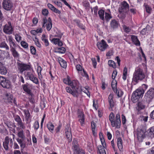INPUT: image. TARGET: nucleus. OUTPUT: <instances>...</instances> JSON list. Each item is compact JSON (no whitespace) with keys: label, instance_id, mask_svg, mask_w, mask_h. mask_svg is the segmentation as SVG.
Instances as JSON below:
<instances>
[{"label":"nucleus","instance_id":"36","mask_svg":"<svg viewBox=\"0 0 154 154\" xmlns=\"http://www.w3.org/2000/svg\"><path fill=\"white\" fill-rule=\"evenodd\" d=\"M11 50L12 53V54L14 57H18L19 54L15 50V48H11Z\"/></svg>","mask_w":154,"mask_h":154},{"label":"nucleus","instance_id":"39","mask_svg":"<svg viewBox=\"0 0 154 154\" xmlns=\"http://www.w3.org/2000/svg\"><path fill=\"white\" fill-rule=\"evenodd\" d=\"M105 18L106 20L108 21L109 20L112 18V17L111 16V14L109 13H108L107 12H105Z\"/></svg>","mask_w":154,"mask_h":154},{"label":"nucleus","instance_id":"22","mask_svg":"<svg viewBox=\"0 0 154 154\" xmlns=\"http://www.w3.org/2000/svg\"><path fill=\"white\" fill-rule=\"evenodd\" d=\"M1 85L4 88H9L11 86V83L9 80H6L5 79V80H4Z\"/></svg>","mask_w":154,"mask_h":154},{"label":"nucleus","instance_id":"20","mask_svg":"<svg viewBox=\"0 0 154 154\" xmlns=\"http://www.w3.org/2000/svg\"><path fill=\"white\" fill-rule=\"evenodd\" d=\"M84 115L82 112H80L78 115V117L79 118V121L80 122L82 126H83L85 124V118Z\"/></svg>","mask_w":154,"mask_h":154},{"label":"nucleus","instance_id":"17","mask_svg":"<svg viewBox=\"0 0 154 154\" xmlns=\"http://www.w3.org/2000/svg\"><path fill=\"white\" fill-rule=\"evenodd\" d=\"M6 39L8 41L11 48H15L17 47V45L15 43L14 40L11 36H8V39L6 38Z\"/></svg>","mask_w":154,"mask_h":154},{"label":"nucleus","instance_id":"13","mask_svg":"<svg viewBox=\"0 0 154 154\" xmlns=\"http://www.w3.org/2000/svg\"><path fill=\"white\" fill-rule=\"evenodd\" d=\"M98 48L101 51H105L108 46L105 41L103 39L100 42H98L97 44Z\"/></svg>","mask_w":154,"mask_h":154},{"label":"nucleus","instance_id":"61","mask_svg":"<svg viewBox=\"0 0 154 154\" xmlns=\"http://www.w3.org/2000/svg\"><path fill=\"white\" fill-rule=\"evenodd\" d=\"M60 39L59 38H53L52 40V42H53L55 44H57L58 42L59 41Z\"/></svg>","mask_w":154,"mask_h":154},{"label":"nucleus","instance_id":"45","mask_svg":"<svg viewBox=\"0 0 154 154\" xmlns=\"http://www.w3.org/2000/svg\"><path fill=\"white\" fill-rule=\"evenodd\" d=\"M45 26H46L47 30L49 31L52 27V23H48L46 24Z\"/></svg>","mask_w":154,"mask_h":154},{"label":"nucleus","instance_id":"37","mask_svg":"<svg viewBox=\"0 0 154 154\" xmlns=\"http://www.w3.org/2000/svg\"><path fill=\"white\" fill-rule=\"evenodd\" d=\"M108 64L110 66L112 67L113 68H115L116 67L115 62L112 60H109Z\"/></svg>","mask_w":154,"mask_h":154},{"label":"nucleus","instance_id":"4","mask_svg":"<svg viewBox=\"0 0 154 154\" xmlns=\"http://www.w3.org/2000/svg\"><path fill=\"white\" fill-rule=\"evenodd\" d=\"M18 71L19 72L22 74L23 72L30 69L31 66L29 64L25 63L23 62L17 63Z\"/></svg>","mask_w":154,"mask_h":154},{"label":"nucleus","instance_id":"48","mask_svg":"<svg viewBox=\"0 0 154 154\" xmlns=\"http://www.w3.org/2000/svg\"><path fill=\"white\" fill-rule=\"evenodd\" d=\"M30 50L31 53L33 55H35L36 54V49L35 48L32 46L30 47Z\"/></svg>","mask_w":154,"mask_h":154},{"label":"nucleus","instance_id":"58","mask_svg":"<svg viewBox=\"0 0 154 154\" xmlns=\"http://www.w3.org/2000/svg\"><path fill=\"white\" fill-rule=\"evenodd\" d=\"M145 8L146 11L148 13H149L151 12V11L152 10V9L148 5H146L145 6Z\"/></svg>","mask_w":154,"mask_h":154},{"label":"nucleus","instance_id":"23","mask_svg":"<svg viewBox=\"0 0 154 154\" xmlns=\"http://www.w3.org/2000/svg\"><path fill=\"white\" fill-rule=\"evenodd\" d=\"M7 73V70L6 67L2 64V62H0V73L2 75H5Z\"/></svg>","mask_w":154,"mask_h":154},{"label":"nucleus","instance_id":"7","mask_svg":"<svg viewBox=\"0 0 154 154\" xmlns=\"http://www.w3.org/2000/svg\"><path fill=\"white\" fill-rule=\"evenodd\" d=\"M23 90L26 92L29 96V101L32 103L34 102V99L32 97L34 96L33 94L32 93L31 91L28 88V83L23 85H22Z\"/></svg>","mask_w":154,"mask_h":154},{"label":"nucleus","instance_id":"62","mask_svg":"<svg viewBox=\"0 0 154 154\" xmlns=\"http://www.w3.org/2000/svg\"><path fill=\"white\" fill-rule=\"evenodd\" d=\"M147 30L145 28L143 29L141 31L140 33L143 35H145L148 32Z\"/></svg>","mask_w":154,"mask_h":154},{"label":"nucleus","instance_id":"16","mask_svg":"<svg viewBox=\"0 0 154 154\" xmlns=\"http://www.w3.org/2000/svg\"><path fill=\"white\" fill-rule=\"evenodd\" d=\"M5 101L12 105V100H13V95L10 93H6L5 95L4 98Z\"/></svg>","mask_w":154,"mask_h":154},{"label":"nucleus","instance_id":"12","mask_svg":"<svg viewBox=\"0 0 154 154\" xmlns=\"http://www.w3.org/2000/svg\"><path fill=\"white\" fill-rule=\"evenodd\" d=\"M146 131L144 129H139L137 133V138L139 142H141L145 137Z\"/></svg>","mask_w":154,"mask_h":154},{"label":"nucleus","instance_id":"40","mask_svg":"<svg viewBox=\"0 0 154 154\" xmlns=\"http://www.w3.org/2000/svg\"><path fill=\"white\" fill-rule=\"evenodd\" d=\"M63 82L66 84L69 85L71 81L70 80V77L69 76H67V78L63 79Z\"/></svg>","mask_w":154,"mask_h":154},{"label":"nucleus","instance_id":"14","mask_svg":"<svg viewBox=\"0 0 154 154\" xmlns=\"http://www.w3.org/2000/svg\"><path fill=\"white\" fill-rule=\"evenodd\" d=\"M3 31L5 33L8 34H12L13 30L10 22H8V23L5 25Z\"/></svg>","mask_w":154,"mask_h":154},{"label":"nucleus","instance_id":"34","mask_svg":"<svg viewBox=\"0 0 154 154\" xmlns=\"http://www.w3.org/2000/svg\"><path fill=\"white\" fill-rule=\"evenodd\" d=\"M98 14L100 19L103 20H104V11L102 10H100L99 11Z\"/></svg>","mask_w":154,"mask_h":154},{"label":"nucleus","instance_id":"56","mask_svg":"<svg viewBox=\"0 0 154 154\" xmlns=\"http://www.w3.org/2000/svg\"><path fill=\"white\" fill-rule=\"evenodd\" d=\"M35 38L36 40L35 41V44L38 47L40 48L41 46V45L39 42L38 39L37 38L36 36L35 37Z\"/></svg>","mask_w":154,"mask_h":154},{"label":"nucleus","instance_id":"5","mask_svg":"<svg viewBox=\"0 0 154 154\" xmlns=\"http://www.w3.org/2000/svg\"><path fill=\"white\" fill-rule=\"evenodd\" d=\"M13 144L12 139L10 138L8 136H6L5 138V141L3 142V146L5 149L7 151L9 148H12Z\"/></svg>","mask_w":154,"mask_h":154},{"label":"nucleus","instance_id":"46","mask_svg":"<svg viewBox=\"0 0 154 154\" xmlns=\"http://www.w3.org/2000/svg\"><path fill=\"white\" fill-rule=\"evenodd\" d=\"M117 94L118 96L119 97H121L123 94V92L121 90H117V91H115V92Z\"/></svg>","mask_w":154,"mask_h":154},{"label":"nucleus","instance_id":"63","mask_svg":"<svg viewBox=\"0 0 154 154\" xmlns=\"http://www.w3.org/2000/svg\"><path fill=\"white\" fill-rule=\"evenodd\" d=\"M76 68L77 70L78 71H81L82 69L81 66L79 64L76 65Z\"/></svg>","mask_w":154,"mask_h":154},{"label":"nucleus","instance_id":"8","mask_svg":"<svg viewBox=\"0 0 154 154\" xmlns=\"http://www.w3.org/2000/svg\"><path fill=\"white\" fill-rule=\"evenodd\" d=\"M2 4L4 9L6 11H10L13 9V4L10 0H4Z\"/></svg>","mask_w":154,"mask_h":154},{"label":"nucleus","instance_id":"44","mask_svg":"<svg viewBox=\"0 0 154 154\" xmlns=\"http://www.w3.org/2000/svg\"><path fill=\"white\" fill-rule=\"evenodd\" d=\"M75 97H77L78 96V89H73L71 93Z\"/></svg>","mask_w":154,"mask_h":154},{"label":"nucleus","instance_id":"19","mask_svg":"<svg viewBox=\"0 0 154 154\" xmlns=\"http://www.w3.org/2000/svg\"><path fill=\"white\" fill-rule=\"evenodd\" d=\"M108 100L109 104L110 107L109 109L112 110V108L114 107L115 103L113 100V95L112 94H110L108 98Z\"/></svg>","mask_w":154,"mask_h":154},{"label":"nucleus","instance_id":"42","mask_svg":"<svg viewBox=\"0 0 154 154\" xmlns=\"http://www.w3.org/2000/svg\"><path fill=\"white\" fill-rule=\"evenodd\" d=\"M21 46L25 48H28V44L24 41H22L21 42Z\"/></svg>","mask_w":154,"mask_h":154},{"label":"nucleus","instance_id":"15","mask_svg":"<svg viewBox=\"0 0 154 154\" xmlns=\"http://www.w3.org/2000/svg\"><path fill=\"white\" fill-rule=\"evenodd\" d=\"M14 120L17 122V125L20 128L24 129L25 128L23 123L22 122L20 117L18 115H14Z\"/></svg>","mask_w":154,"mask_h":154},{"label":"nucleus","instance_id":"53","mask_svg":"<svg viewBox=\"0 0 154 154\" xmlns=\"http://www.w3.org/2000/svg\"><path fill=\"white\" fill-rule=\"evenodd\" d=\"M83 5L85 8L86 9H88L89 8L90 4L88 2L85 1L83 3Z\"/></svg>","mask_w":154,"mask_h":154},{"label":"nucleus","instance_id":"50","mask_svg":"<svg viewBox=\"0 0 154 154\" xmlns=\"http://www.w3.org/2000/svg\"><path fill=\"white\" fill-rule=\"evenodd\" d=\"M43 25H42V27H45V24H46L47 23H48V20L45 17H44L43 18Z\"/></svg>","mask_w":154,"mask_h":154},{"label":"nucleus","instance_id":"30","mask_svg":"<svg viewBox=\"0 0 154 154\" xmlns=\"http://www.w3.org/2000/svg\"><path fill=\"white\" fill-rule=\"evenodd\" d=\"M29 79L36 84H38V79L33 75L30 77Z\"/></svg>","mask_w":154,"mask_h":154},{"label":"nucleus","instance_id":"38","mask_svg":"<svg viewBox=\"0 0 154 154\" xmlns=\"http://www.w3.org/2000/svg\"><path fill=\"white\" fill-rule=\"evenodd\" d=\"M87 148L88 150V151L90 152L93 149V146L92 143L89 142H88L87 143Z\"/></svg>","mask_w":154,"mask_h":154},{"label":"nucleus","instance_id":"29","mask_svg":"<svg viewBox=\"0 0 154 154\" xmlns=\"http://www.w3.org/2000/svg\"><path fill=\"white\" fill-rule=\"evenodd\" d=\"M47 126L49 130L52 133L54 128V126L52 123L49 122L47 124Z\"/></svg>","mask_w":154,"mask_h":154},{"label":"nucleus","instance_id":"11","mask_svg":"<svg viewBox=\"0 0 154 154\" xmlns=\"http://www.w3.org/2000/svg\"><path fill=\"white\" fill-rule=\"evenodd\" d=\"M65 135L68 139V141L70 142L72 140V135L71 128L69 125H67L65 129Z\"/></svg>","mask_w":154,"mask_h":154},{"label":"nucleus","instance_id":"31","mask_svg":"<svg viewBox=\"0 0 154 154\" xmlns=\"http://www.w3.org/2000/svg\"><path fill=\"white\" fill-rule=\"evenodd\" d=\"M117 83V82L116 80H113L112 82L111 86L114 92L117 91L116 88Z\"/></svg>","mask_w":154,"mask_h":154},{"label":"nucleus","instance_id":"57","mask_svg":"<svg viewBox=\"0 0 154 154\" xmlns=\"http://www.w3.org/2000/svg\"><path fill=\"white\" fill-rule=\"evenodd\" d=\"M34 127L36 130H37L39 127V123L38 122L36 121L34 124Z\"/></svg>","mask_w":154,"mask_h":154},{"label":"nucleus","instance_id":"3","mask_svg":"<svg viewBox=\"0 0 154 154\" xmlns=\"http://www.w3.org/2000/svg\"><path fill=\"white\" fill-rule=\"evenodd\" d=\"M144 91L143 89L138 88L133 93L131 99L132 101L135 103L138 101L139 99L143 96Z\"/></svg>","mask_w":154,"mask_h":154},{"label":"nucleus","instance_id":"49","mask_svg":"<svg viewBox=\"0 0 154 154\" xmlns=\"http://www.w3.org/2000/svg\"><path fill=\"white\" fill-rule=\"evenodd\" d=\"M58 52L61 53H64L66 51L65 49L63 47L58 48Z\"/></svg>","mask_w":154,"mask_h":154},{"label":"nucleus","instance_id":"43","mask_svg":"<svg viewBox=\"0 0 154 154\" xmlns=\"http://www.w3.org/2000/svg\"><path fill=\"white\" fill-rule=\"evenodd\" d=\"M24 113L25 116V118L28 121V119L29 118L30 116L29 111L28 110H25Z\"/></svg>","mask_w":154,"mask_h":154},{"label":"nucleus","instance_id":"2","mask_svg":"<svg viewBox=\"0 0 154 154\" xmlns=\"http://www.w3.org/2000/svg\"><path fill=\"white\" fill-rule=\"evenodd\" d=\"M109 120L111 122V125L112 127L116 126L117 128H120L121 122L120 116L119 114H116V121H114L115 116L113 112H111L109 115Z\"/></svg>","mask_w":154,"mask_h":154},{"label":"nucleus","instance_id":"24","mask_svg":"<svg viewBox=\"0 0 154 154\" xmlns=\"http://www.w3.org/2000/svg\"><path fill=\"white\" fill-rule=\"evenodd\" d=\"M78 82L75 80H73L72 82L71 81L69 85L71 87L72 90L78 89Z\"/></svg>","mask_w":154,"mask_h":154},{"label":"nucleus","instance_id":"51","mask_svg":"<svg viewBox=\"0 0 154 154\" xmlns=\"http://www.w3.org/2000/svg\"><path fill=\"white\" fill-rule=\"evenodd\" d=\"M42 13L44 16H47L48 14V10L46 9H43L42 11Z\"/></svg>","mask_w":154,"mask_h":154},{"label":"nucleus","instance_id":"26","mask_svg":"<svg viewBox=\"0 0 154 154\" xmlns=\"http://www.w3.org/2000/svg\"><path fill=\"white\" fill-rule=\"evenodd\" d=\"M58 62L60 66L64 68H66L67 67L66 62L61 58H58Z\"/></svg>","mask_w":154,"mask_h":154},{"label":"nucleus","instance_id":"6","mask_svg":"<svg viewBox=\"0 0 154 154\" xmlns=\"http://www.w3.org/2000/svg\"><path fill=\"white\" fill-rule=\"evenodd\" d=\"M154 97V88H151L145 93L144 98L150 103Z\"/></svg>","mask_w":154,"mask_h":154},{"label":"nucleus","instance_id":"28","mask_svg":"<svg viewBox=\"0 0 154 154\" xmlns=\"http://www.w3.org/2000/svg\"><path fill=\"white\" fill-rule=\"evenodd\" d=\"M131 39L133 42L137 45H140V42L137 39V37L134 35L131 37Z\"/></svg>","mask_w":154,"mask_h":154},{"label":"nucleus","instance_id":"32","mask_svg":"<svg viewBox=\"0 0 154 154\" xmlns=\"http://www.w3.org/2000/svg\"><path fill=\"white\" fill-rule=\"evenodd\" d=\"M42 40L45 43V45L46 46H48L49 44V42H48V39L47 38L46 35H45L43 34L42 35Z\"/></svg>","mask_w":154,"mask_h":154},{"label":"nucleus","instance_id":"33","mask_svg":"<svg viewBox=\"0 0 154 154\" xmlns=\"http://www.w3.org/2000/svg\"><path fill=\"white\" fill-rule=\"evenodd\" d=\"M0 48H4L6 50L9 49V47L5 42H2L0 43Z\"/></svg>","mask_w":154,"mask_h":154},{"label":"nucleus","instance_id":"10","mask_svg":"<svg viewBox=\"0 0 154 154\" xmlns=\"http://www.w3.org/2000/svg\"><path fill=\"white\" fill-rule=\"evenodd\" d=\"M149 103L148 101L146 100L144 98H143V100L137 103L136 109L139 111L144 109L146 105L148 104Z\"/></svg>","mask_w":154,"mask_h":154},{"label":"nucleus","instance_id":"27","mask_svg":"<svg viewBox=\"0 0 154 154\" xmlns=\"http://www.w3.org/2000/svg\"><path fill=\"white\" fill-rule=\"evenodd\" d=\"M148 136L151 138L154 137V127H152L148 130Z\"/></svg>","mask_w":154,"mask_h":154},{"label":"nucleus","instance_id":"21","mask_svg":"<svg viewBox=\"0 0 154 154\" xmlns=\"http://www.w3.org/2000/svg\"><path fill=\"white\" fill-rule=\"evenodd\" d=\"M17 140L18 143L20 144V146L21 148V150H23L26 146V143L24 141V139H20L17 138Z\"/></svg>","mask_w":154,"mask_h":154},{"label":"nucleus","instance_id":"54","mask_svg":"<svg viewBox=\"0 0 154 154\" xmlns=\"http://www.w3.org/2000/svg\"><path fill=\"white\" fill-rule=\"evenodd\" d=\"M91 123L92 131L94 133V129L96 127V123L93 121Z\"/></svg>","mask_w":154,"mask_h":154},{"label":"nucleus","instance_id":"64","mask_svg":"<svg viewBox=\"0 0 154 154\" xmlns=\"http://www.w3.org/2000/svg\"><path fill=\"white\" fill-rule=\"evenodd\" d=\"M148 154H154V147L149 150L148 152Z\"/></svg>","mask_w":154,"mask_h":154},{"label":"nucleus","instance_id":"59","mask_svg":"<svg viewBox=\"0 0 154 154\" xmlns=\"http://www.w3.org/2000/svg\"><path fill=\"white\" fill-rule=\"evenodd\" d=\"M124 29L125 31V32L126 33L129 32L131 30L130 29L129 27H127L125 25L124 26Z\"/></svg>","mask_w":154,"mask_h":154},{"label":"nucleus","instance_id":"55","mask_svg":"<svg viewBox=\"0 0 154 154\" xmlns=\"http://www.w3.org/2000/svg\"><path fill=\"white\" fill-rule=\"evenodd\" d=\"M117 72L116 70H115L113 71L112 76V78L113 79H114L115 78V77L116 76V75H117Z\"/></svg>","mask_w":154,"mask_h":154},{"label":"nucleus","instance_id":"18","mask_svg":"<svg viewBox=\"0 0 154 154\" xmlns=\"http://www.w3.org/2000/svg\"><path fill=\"white\" fill-rule=\"evenodd\" d=\"M9 54L8 51L0 50V62H3L2 60L6 57H9Z\"/></svg>","mask_w":154,"mask_h":154},{"label":"nucleus","instance_id":"47","mask_svg":"<svg viewBox=\"0 0 154 154\" xmlns=\"http://www.w3.org/2000/svg\"><path fill=\"white\" fill-rule=\"evenodd\" d=\"M75 21L77 24V26L80 28L82 29H85L83 27V26L82 24H81L80 23L79 21L78 20H75Z\"/></svg>","mask_w":154,"mask_h":154},{"label":"nucleus","instance_id":"1","mask_svg":"<svg viewBox=\"0 0 154 154\" xmlns=\"http://www.w3.org/2000/svg\"><path fill=\"white\" fill-rule=\"evenodd\" d=\"M145 74L142 69L137 68L136 69L134 72L132 81L136 83L138 82L139 81H141L145 78Z\"/></svg>","mask_w":154,"mask_h":154},{"label":"nucleus","instance_id":"41","mask_svg":"<svg viewBox=\"0 0 154 154\" xmlns=\"http://www.w3.org/2000/svg\"><path fill=\"white\" fill-rule=\"evenodd\" d=\"M17 135L19 137L21 138L20 139H25V137L24 135L23 131H20L17 134Z\"/></svg>","mask_w":154,"mask_h":154},{"label":"nucleus","instance_id":"25","mask_svg":"<svg viewBox=\"0 0 154 154\" xmlns=\"http://www.w3.org/2000/svg\"><path fill=\"white\" fill-rule=\"evenodd\" d=\"M110 25L111 27L113 29H116L118 27L119 23L115 19H113L111 20Z\"/></svg>","mask_w":154,"mask_h":154},{"label":"nucleus","instance_id":"52","mask_svg":"<svg viewBox=\"0 0 154 154\" xmlns=\"http://www.w3.org/2000/svg\"><path fill=\"white\" fill-rule=\"evenodd\" d=\"M15 39L18 42H19L21 40V37L19 35L17 34L15 35Z\"/></svg>","mask_w":154,"mask_h":154},{"label":"nucleus","instance_id":"60","mask_svg":"<svg viewBox=\"0 0 154 154\" xmlns=\"http://www.w3.org/2000/svg\"><path fill=\"white\" fill-rule=\"evenodd\" d=\"M92 62L94 68H96V66L97 64L95 58H92Z\"/></svg>","mask_w":154,"mask_h":154},{"label":"nucleus","instance_id":"9","mask_svg":"<svg viewBox=\"0 0 154 154\" xmlns=\"http://www.w3.org/2000/svg\"><path fill=\"white\" fill-rule=\"evenodd\" d=\"M129 11V5L125 1H124L120 5L119 9L120 13L124 14Z\"/></svg>","mask_w":154,"mask_h":154},{"label":"nucleus","instance_id":"35","mask_svg":"<svg viewBox=\"0 0 154 154\" xmlns=\"http://www.w3.org/2000/svg\"><path fill=\"white\" fill-rule=\"evenodd\" d=\"M127 68L126 67H125L123 71V74L122 79L124 80H125L126 79L127 75Z\"/></svg>","mask_w":154,"mask_h":154}]
</instances>
